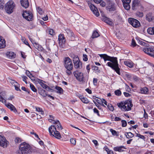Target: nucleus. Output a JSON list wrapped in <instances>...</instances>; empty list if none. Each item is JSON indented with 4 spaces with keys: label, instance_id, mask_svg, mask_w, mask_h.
Wrapping results in <instances>:
<instances>
[{
    "label": "nucleus",
    "instance_id": "1",
    "mask_svg": "<svg viewBox=\"0 0 154 154\" xmlns=\"http://www.w3.org/2000/svg\"><path fill=\"white\" fill-rule=\"evenodd\" d=\"M100 57L103 58L105 62L106 60L109 61L111 62H108L107 63V66L111 67L118 74L120 75V69L119 67L118 64L116 57H111L106 54H99Z\"/></svg>",
    "mask_w": 154,
    "mask_h": 154
},
{
    "label": "nucleus",
    "instance_id": "2",
    "mask_svg": "<svg viewBox=\"0 0 154 154\" xmlns=\"http://www.w3.org/2000/svg\"><path fill=\"white\" fill-rule=\"evenodd\" d=\"M31 152L30 145L26 143H21L19 147L18 154H29Z\"/></svg>",
    "mask_w": 154,
    "mask_h": 154
},
{
    "label": "nucleus",
    "instance_id": "3",
    "mask_svg": "<svg viewBox=\"0 0 154 154\" xmlns=\"http://www.w3.org/2000/svg\"><path fill=\"white\" fill-rule=\"evenodd\" d=\"M64 65L66 69V72L68 75H70L72 74L71 71L73 68V64L71 60L69 57H68L64 58Z\"/></svg>",
    "mask_w": 154,
    "mask_h": 154
},
{
    "label": "nucleus",
    "instance_id": "4",
    "mask_svg": "<svg viewBox=\"0 0 154 154\" xmlns=\"http://www.w3.org/2000/svg\"><path fill=\"white\" fill-rule=\"evenodd\" d=\"M117 106L122 111H128L131 109L133 105L130 101H125L118 103Z\"/></svg>",
    "mask_w": 154,
    "mask_h": 154
},
{
    "label": "nucleus",
    "instance_id": "5",
    "mask_svg": "<svg viewBox=\"0 0 154 154\" xmlns=\"http://www.w3.org/2000/svg\"><path fill=\"white\" fill-rule=\"evenodd\" d=\"M15 7V4L12 0H10L5 5V9L6 12L11 14L13 11V10Z\"/></svg>",
    "mask_w": 154,
    "mask_h": 154
},
{
    "label": "nucleus",
    "instance_id": "6",
    "mask_svg": "<svg viewBox=\"0 0 154 154\" xmlns=\"http://www.w3.org/2000/svg\"><path fill=\"white\" fill-rule=\"evenodd\" d=\"M24 18L28 21H32L33 18V15L32 13L29 11H25L22 14Z\"/></svg>",
    "mask_w": 154,
    "mask_h": 154
},
{
    "label": "nucleus",
    "instance_id": "7",
    "mask_svg": "<svg viewBox=\"0 0 154 154\" xmlns=\"http://www.w3.org/2000/svg\"><path fill=\"white\" fill-rule=\"evenodd\" d=\"M74 76L76 79L80 82L83 81L84 79V76L83 73L78 70L74 72Z\"/></svg>",
    "mask_w": 154,
    "mask_h": 154
},
{
    "label": "nucleus",
    "instance_id": "8",
    "mask_svg": "<svg viewBox=\"0 0 154 154\" xmlns=\"http://www.w3.org/2000/svg\"><path fill=\"white\" fill-rule=\"evenodd\" d=\"M128 22L134 27L137 28L140 26V23L139 22L133 18H130L128 19Z\"/></svg>",
    "mask_w": 154,
    "mask_h": 154
},
{
    "label": "nucleus",
    "instance_id": "9",
    "mask_svg": "<svg viewBox=\"0 0 154 154\" xmlns=\"http://www.w3.org/2000/svg\"><path fill=\"white\" fill-rule=\"evenodd\" d=\"M88 3L91 10L93 12L95 15L97 17L99 16V13L97 8L93 4H91L90 2H88Z\"/></svg>",
    "mask_w": 154,
    "mask_h": 154
},
{
    "label": "nucleus",
    "instance_id": "10",
    "mask_svg": "<svg viewBox=\"0 0 154 154\" xmlns=\"http://www.w3.org/2000/svg\"><path fill=\"white\" fill-rule=\"evenodd\" d=\"M108 4L106 6L107 9L110 11H115L116 9V5L115 4L111 1L108 2Z\"/></svg>",
    "mask_w": 154,
    "mask_h": 154
},
{
    "label": "nucleus",
    "instance_id": "11",
    "mask_svg": "<svg viewBox=\"0 0 154 154\" xmlns=\"http://www.w3.org/2000/svg\"><path fill=\"white\" fill-rule=\"evenodd\" d=\"M8 144V142L5 138L2 136L0 135V146L3 148L6 147Z\"/></svg>",
    "mask_w": 154,
    "mask_h": 154
},
{
    "label": "nucleus",
    "instance_id": "12",
    "mask_svg": "<svg viewBox=\"0 0 154 154\" xmlns=\"http://www.w3.org/2000/svg\"><path fill=\"white\" fill-rule=\"evenodd\" d=\"M9 81L11 84L14 87L16 90L17 91H21L20 89V85L17 82L11 79H9Z\"/></svg>",
    "mask_w": 154,
    "mask_h": 154
},
{
    "label": "nucleus",
    "instance_id": "13",
    "mask_svg": "<svg viewBox=\"0 0 154 154\" xmlns=\"http://www.w3.org/2000/svg\"><path fill=\"white\" fill-rule=\"evenodd\" d=\"M48 130L50 134L55 137V135L56 134V131H57L56 128L53 125H51L49 128Z\"/></svg>",
    "mask_w": 154,
    "mask_h": 154
},
{
    "label": "nucleus",
    "instance_id": "14",
    "mask_svg": "<svg viewBox=\"0 0 154 154\" xmlns=\"http://www.w3.org/2000/svg\"><path fill=\"white\" fill-rule=\"evenodd\" d=\"M6 106L8 109L12 111H13L14 113L17 112V110L16 109L15 106L12 104L8 103L5 104Z\"/></svg>",
    "mask_w": 154,
    "mask_h": 154
},
{
    "label": "nucleus",
    "instance_id": "15",
    "mask_svg": "<svg viewBox=\"0 0 154 154\" xmlns=\"http://www.w3.org/2000/svg\"><path fill=\"white\" fill-rule=\"evenodd\" d=\"M126 149V148L123 146L115 147L113 148V149L115 151H118L119 152L124 151L125 149Z\"/></svg>",
    "mask_w": 154,
    "mask_h": 154
},
{
    "label": "nucleus",
    "instance_id": "16",
    "mask_svg": "<svg viewBox=\"0 0 154 154\" xmlns=\"http://www.w3.org/2000/svg\"><path fill=\"white\" fill-rule=\"evenodd\" d=\"M7 57L9 59H14L16 57L15 54L12 52H7L5 53Z\"/></svg>",
    "mask_w": 154,
    "mask_h": 154
},
{
    "label": "nucleus",
    "instance_id": "17",
    "mask_svg": "<svg viewBox=\"0 0 154 154\" xmlns=\"http://www.w3.org/2000/svg\"><path fill=\"white\" fill-rule=\"evenodd\" d=\"M140 5V2L138 0H134L133 2L132 8L133 10L136 9Z\"/></svg>",
    "mask_w": 154,
    "mask_h": 154
},
{
    "label": "nucleus",
    "instance_id": "18",
    "mask_svg": "<svg viewBox=\"0 0 154 154\" xmlns=\"http://www.w3.org/2000/svg\"><path fill=\"white\" fill-rule=\"evenodd\" d=\"M58 40L60 44L61 45L64 44L65 42V38L64 35L62 34H60L58 36Z\"/></svg>",
    "mask_w": 154,
    "mask_h": 154
},
{
    "label": "nucleus",
    "instance_id": "19",
    "mask_svg": "<svg viewBox=\"0 0 154 154\" xmlns=\"http://www.w3.org/2000/svg\"><path fill=\"white\" fill-rule=\"evenodd\" d=\"M53 123L55 124V125H54L55 127H56L58 130H62L63 128L62 126L61 125L60 123L58 120H57L55 121H53Z\"/></svg>",
    "mask_w": 154,
    "mask_h": 154
},
{
    "label": "nucleus",
    "instance_id": "20",
    "mask_svg": "<svg viewBox=\"0 0 154 154\" xmlns=\"http://www.w3.org/2000/svg\"><path fill=\"white\" fill-rule=\"evenodd\" d=\"M21 5L25 8H27L29 6V3L28 0H21Z\"/></svg>",
    "mask_w": 154,
    "mask_h": 154
},
{
    "label": "nucleus",
    "instance_id": "21",
    "mask_svg": "<svg viewBox=\"0 0 154 154\" xmlns=\"http://www.w3.org/2000/svg\"><path fill=\"white\" fill-rule=\"evenodd\" d=\"M140 93L143 94H147L149 93L148 88L146 87L141 88L140 90Z\"/></svg>",
    "mask_w": 154,
    "mask_h": 154
},
{
    "label": "nucleus",
    "instance_id": "22",
    "mask_svg": "<svg viewBox=\"0 0 154 154\" xmlns=\"http://www.w3.org/2000/svg\"><path fill=\"white\" fill-rule=\"evenodd\" d=\"M103 20L107 24L110 25H112L113 24V23L112 21H111L110 20L107 18V17H104L103 18Z\"/></svg>",
    "mask_w": 154,
    "mask_h": 154
},
{
    "label": "nucleus",
    "instance_id": "23",
    "mask_svg": "<svg viewBox=\"0 0 154 154\" xmlns=\"http://www.w3.org/2000/svg\"><path fill=\"white\" fill-rule=\"evenodd\" d=\"M79 98L82 101L85 103H88L89 102V100L86 97H84L82 96H79Z\"/></svg>",
    "mask_w": 154,
    "mask_h": 154
},
{
    "label": "nucleus",
    "instance_id": "24",
    "mask_svg": "<svg viewBox=\"0 0 154 154\" xmlns=\"http://www.w3.org/2000/svg\"><path fill=\"white\" fill-rule=\"evenodd\" d=\"M124 63L126 66L131 68H132L133 66V63L131 61H124Z\"/></svg>",
    "mask_w": 154,
    "mask_h": 154
},
{
    "label": "nucleus",
    "instance_id": "25",
    "mask_svg": "<svg viewBox=\"0 0 154 154\" xmlns=\"http://www.w3.org/2000/svg\"><path fill=\"white\" fill-rule=\"evenodd\" d=\"M5 46V40L2 39L0 36V48H4Z\"/></svg>",
    "mask_w": 154,
    "mask_h": 154
},
{
    "label": "nucleus",
    "instance_id": "26",
    "mask_svg": "<svg viewBox=\"0 0 154 154\" xmlns=\"http://www.w3.org/2000/svg\"><path fill=\"white\" fill-rule=\"evenodd\" d=\"M146 19L149 21H152L153 19L152 14L150 13L147 14L146 16Z\"/></svg>",
    "mask_w": 154,
    "mask_h": 154
},
{
    "label": "nucleus",
    "instance_id": "27",
    "mask_svg": "<svg viewBox=\"0 0 154 154\" xmlns=\"http://www.w3.org/2000/svg\"><path fill=\"white\" fill-rule=\"evenodd\" d=\"M125 135L126 138L128 139L131 138L134 136V134L131 132H125Z\"/></svg>",
    "mask_w": 154,
    "mask_h": 154
},
{
    "label": "nucleus",
    "instance_id": "28",
    "mask_svg": "<svg viewBox=\"0 0 154 154\" xmlns=\"http://www.w3.org/2000/svg\"><path fill=\"white\" fill-rule=\"evenodd\" d=\"M38 82L40 84V85L44 88H46L47 86V85L45 84H44L43 81L42 80L40 79H38Z\"/></svg>",
    "mask_w": 154,
    "mask_h": 154
},
{
    "label": "nucleus",
    "instance_id": "29",
    "mask_svg": "<svg viewBox=\"0 0 154 154\" xmlns=\"http://www.w3.org/2000/svg\"><path fill=\"white\" fill-rule=\"evenodd\" d=\"M55 89L57 90L56 92L60 94L63 93V90L62 88L59 86H56L55 88Z\"/></svg>",
    "mask_w": 154,
    "mask_h": 154
},
{
    "label": "nucleus",
    "instance_id": "30",
    "mask_svg": "<svg viewBox=\"0 0 154 154\" xmlns=\"http://www.w3.org/2000/svg\"><path fill=\"white\" fill-rule=\"evenodd\" d=\"M147 32L150 35H154V27L149 28L147 29Z\"/></svg>",
    "mask_w": 154,
    "mask_h": 154
},
{
    "label": "nucleus",
    "instance_id": "31",
    "mask_svg": "<svg viewBox=\"0 0 154 154\" xmlns=\"http://www.w3.org/2000/svg\"><path fill=\"white\" fill-rule=\"evenodd\" d=\"M39 93L43 97H45L47 95V94L45 93V91L43 89L40 90L39 91Z\"/></svg>",
    "mask_w": 154,
    "mask_h": 154
},
{
    "label": "nucleus",
    "instance_id": "32",
    "mask_svg": "<svg viewBox=\"0 0 154 154\" xmlns=\"http://www.w3.org/2000/svg\"><path fill=\"white\" fill-rule=\"evenodd\" d=\"M36 49L40 51H43L44 50V48L41 45L37 44H35L34 46Z\"/></svg>",
    "mask_w": 154,
    "mask_h": 154
},
{
    "label": "nucleus",
    "instance_id": "33",
    "mask_svg": "<svg viewBox=\"0 0 154 154\" xmlns=\"http://www.w3.org/2000/svg\"><path fill=\"white\" fill-rule=\"evenodd\" d=\"M74 65V67L76 69H80L82 67V64L81 62H79Z\"/></svg>",
    "mask_w": 154,
    "mask_h": 154
},
{
    "label": "nucleus",
    "instance_id": "34",
    "mask_svg": "<svg viewBox=\"0 0 154 154\" xmlns=\"http://www.w3.org/2000/svg\"><path fill=\"white\" fill-rule=\"evenodd\" d=\"M99 36V35L98 32L96 31H94L91 37L92 38H97Z\"/></svg>",
    "mask_w": 154,
    "mask_h": 154
},
{
    "label": "nucleus",
    "instance_id": "35",
    "mask_svg": "<svg viewBox=\"0 0 154 154\" xmlns=\"http://www.w3.org/2000/svg\"><path fill=\"white\" fill-rule=\"evenodd\" d=\"M3 94L2 92H0V101L3 103H6V100L4 98Z\"/></svg>",
    "mask_w": 154,
    "mask_h": 154
},
{
    "label": "nucleus",
    "instance_id": "36",
    "mask_svg": "<svg viewBox=\"0 0 154 154\" xmlns=\"http://www.w3.org/2000/svg\"><path fill=\"white\" fill-rule=\"evenodd\" d=\"M73 61L74 64H75L79 62H80L78 57L77 56H75L73 57Z\"/></svg>",
    "mask_w": 154,
    "mask_h": 154
},
{
    "label": "nucleus",
    "instance_id": "37",
    "mask_svg": "<svg viewBox=\"0 0 154 154\" xmlns=\"http://www.w3.org/2000/svg\"><path fill=\"white\" fill-rule=\"evenodd\" d=\"M46 31L48 32L51 35H54L55 34V32L54 30L50 28H48Z\"/></svg>",
    "mask_w": 154,
    "mask_h": 154
},
{
    "label": "nucleus",
    "instance_id": "38",
    "mask_svg": "<svg viewBox=\"0 0 154 154\" xmlns=\"http://www.w3.org/2000/svg\"><path fill=\"white\" fill-rule=\"evenodd\" d=\"M56 134L55 135V137L58 139H60L62 137L60 133L57 130L56 131Z\"/></svg>",
    "mask_w": 154,
    "mask_h": 154
},
{
    "label": "nucleus",
    "instance_id": "39",
    "mask_svg": "<svg viewBox=\"0 0 154 154\" xmlns=\"http://www.w3.org/2000/svg\"><path fill=\"white\" fill-rule=\"evenodd\" d=\"M130 3H123V5L124 8L126 10H129L130 8V6L129 5Z\"/></svg>",
    "mask_w": 154,
    "mask_h": 154
},
{
    "label": "nucleus",
    "instance_id": "40",
    "mask_svg": "<svg viewBox=\"0 0 154 154\" xmlns=\"http://www.w3.org/2000/svg\"><path fill=\"white\" fill-rule=\"evenodd\" d=\"M134 80L136 82H140L141 81L140 79L136 76H134L133 77Z\"/></svg>",
    "mask_w": 154,
    "mask_h": 154
},
{
    "label": "nucleus",
    "instance_id": "41",
    "mask_svg": "<svg viewBox=\"0 0 154 154\" xmlns=\"http://www.w3.org/2000/svg\"><path fill=\"white\" fill-rule=\"evenodd\" d=\"M151 49H152L146 47L143 48V50L145 53L149 55V53L150 50Z\"/></svg>",
    "mask_w": 154,
    "mask_h": 154
},
{
    "label": "nucleus",
    "instance_id": "42",
    "mask_svg": "<svg viewBox=\"0 0 154 154\" xmlns=\"http://www.w3.org/2000/svg\"><path fill=\"white\" fill-rule=\"evenodd\" d=\"M30 87L31 89L33 91L35 92H37V90L35 88V86L32 84H30Z\"/></svg>",
    "mask_w": 154,
    "mask_h": 154
},
{
    "label": "nucleus",
    "instance_id": "43",
    "mask_svg": "<svg viewBox=\"0 0 154 154\" xmlns=\"http://www.w3.org/2000/svg\"><path fill=\"white\" fill-rule=\"evenodd\" d=\"M136 15L138 17H141L143 16V12L138 11L136 12Z\"/></svg>",
    "mask_w": 154,
    "mask_h": 154
},
{
    "label": "nucleus",
    "instance_id": "44",
    "mask_svg": "<svg viewBox=\"0 0 154 154\" xmlns=\"http://www.w3.org/2000/svg\"><path fill=\"white\" fill-rule=\"evenodd\" d=\"M149 55L153 57H154V50L152 48L151 49H150L149 53Z\"/></svg>",
    "mask_w": 154,
    "mask_h": 154
},
{
    "label": "nucleus",
    "instance_id": "45",
    "mask_svg": "<svg viewBox=\"0 0 154 154\" xmlns=\"http://www.w3.org/2000/svg\"><path fill=\"white\" fill-rule=\"evenodd\" d=\"M70 142L71 143L75 145L76 144V139L74 138H71L70 139Z\"/></svg>",
    "mask_w": 154,
    "mask_h": 154
},
{
    "label": "nucleus",
    "instance_id": "46",
    "mask_svg": "<svg viewBox=\"0 0 154 154\" xmlns=\"http://www.w3.org/2000/svg\"><path fill=\"white\" fill-rule=\"evenodd\" d=\"M110 131L111 132L112 135L118 136V134H117V132L115 130H113L112 129H110Z\"/></svg>",
    "mask_w": 154,
    "mask_h": 154
},
{
    "label": "nucleus",
    "instance_id": "47",
    "mask_svg": "<svg viewBox=\"0 0 154 154\" xmlns=\"http://www.w3.org/2000/svg\"><path fill=\"white\" fill-rule=\"evenodd\" d=\"M37 11L40 14H42L43 13V11L41 8L38 7L37 9Z\"/></svg>",
    "mask_w": 154,
    "mask_h": 154
},
{
    "label": "nucleus",
    "instance_id": "48",
    "mask_svg": "<svg viewBox=\"0 0 154 154\" xmlns=\"http://www.w3.org/2000/svg\"><path fill=\"white\" fill-rule=\"evenodd\" d=\"M136 137H139L141 139H142L144 140H145V137L144 136H143V135H141L139 134L136 133Z\"/></svg>",
    "mask_w": 154,
    "mask_h": 154
},
{
    "label": "nucleus",
    "instance_id": "49",
    "mask_svg": "<svg viewBox=\"0 0 154 154\" xmlns=\"http://www.w3.org/2000/svg\"><path fill=\"white\" fill-rule=\"evenodd\" d=\"M115 94L117 96H120L121 94V91L119 90H117L115 91Z\"/></svg>",
    "mask_w": 154,
    "mask_h": 154
},
{
    "label": "nucleus",
    "instance_id": "50",
    "mask_svg": "<svg viewBox=\"0 0 154 154\" xmlns=\"http://www.w3.org/2000/svg\"><path fill=\"white\" fill-rule=\"evenodd\" d=\"M21 40L26 45L28 44V42L26 40V39L24 37L21 36Z\"/></svg>",
    "mask_w": 154,
    "mask_h": 154
},
{
    "label": "nucleus",
    "instance_id": "51",
    "mask_svg": "<svg viewBox=\"0 0 154 154\" xmlns=\"http://www.w3.org/2000/svg\"><path fill=\"white\" fill-rule=\"evenodd\" d=\"M15 142L16 143H19L21 141V139L19 137H16L15 139Z\"/></svg>",
    "mask_w": 154,
    "mask_h": 154
},
{
    "label": "nucleus",
    "instance_id": "52",
    "mask_svg": "<svg viewBox=\"0 0 154 154\" xmlns=\"http://www.w3.org/2000/svg\"><path fill=\"white\" fill-rule=\"evenodd\" d=\"M122 126L123 127H125L127 125V122L126 121L122 120Z\"/></svg>",
    "mask_w": 154,
    "mask_h": 154
},
{
    "label": "nucleus",
    "instance_id": "53",
    "mask_svg": "<svg viewBox=\"0 0 154 154\" xmlns=\"http://www.w3.org/2000/svg\"><path fill=\"white\" fill-rule=\"evenodd\" d=\"M107 107L110 111H112L114 109L113 107L111 104H109L107 106Z\"/></svg>",
    "mask_w": 154,
    "mask_h": 154
},
{
    "label": "nucleus",
    "instance_id": "54",
    "mask_svg": "<svg viewBox=\"0 0 154 154\" xmlns=\"http://www.w3.org/2000/svg\"><path fill=\"white\" fill-rule=\"evenodd\" d=\"M35 109H36V111L41 112H42H42H43L42 111V109L39 107H35Z\"/></svg>",
    "mask_w": 154,
    "mask_h": 154
},
{
    "label": "nucleus",
    "instance_id": "55",
    "mask_svg": "<svg viewBox=\"0 0 154 154\" xmlns=\"http://www.w3.org/2000/svg\"><path fill=\"white\" fill-rule=\"evenodd\" d=\"M30 133L31 134H33V135H34L36 137L38 138L39 139H40L39 138L38 136L36 133L34 132H33V131L30 132Z\"/></svg>",
    "mask_w": 154,
    "mask_h": 154
},
{
    "label": "nucleus",
    "instance_id": "56",
    "mask_svg": "<svg viewBox=\"0 0 154 154\" xmlns=\"http://www.w3.org/2000/svg\"><path fill=\"white\" fill-rule=\"evenodd\" d=\"M83 59L84 61H87L88 60L87 56L85 54H83Z\"/></svg>",
    "mask_w": 154,
    "mask_h": 154
},
{
    "label": "nucleus",
    "instance_id": "57",
    "mask_svg": "<svg viewBox=\"0 0 154 154\" xmlns=\"http://www.w3.org/2000/svg\"><path fill=\"white\" fill-rule=\"evenodd\" d=\"M122 2L123 3H130L131 2V0H122Z\"/></svg>",
    "mask_w": 154,
    "mask_h": 154
},
{
    "label": "nucleus",
    "instance_id": "58",
    "mask_svg": "<svg viewBox=\"0 0 154 154\" xmlns=\"http://www.w3.org/2000/svg\"><path fill=\"white\" fill-rule=\"evenodd\" d=\"M27 76L29 77L32 80L35 81V78L32 75L31 76L28 75V73H27Z\"/></svg>",
    "mask_w": 154,
    "mask_h": 154
},
{
    "label": "nucleus",
    "instance_id": "59",
    "mask_svg": "<svg viewBox=\"0 0 154 154\" xmlns=\"http://www.w3.org/2000/svg\"><path fill=\"white\" fill-rule=\"evenodd\" d=\"M23 78V80L24 82L26 84H27V82L26 81V79H27V77L25 76H22Z\"/></svg>",
    "mask_w": 154,
    "mask_h": 154
},
{
    "label": "nucleus",
    "instance_id": "60",
    "mask_svg": "<svg viewBox=\"0 0 154 154\" xmlns=\"http://www.w3.org/2000/svg\"><path fill=\"white\" fill-rule=\"evenodd\" d=\"M93 110H94V113H97L98 116H100V114H99V111L96 108H94L93 109Z\"/></svg>",
    "mask_w": 154,
    "mask_h": 154
},
{
    "label": "nucleus",
    "instance_id": "61",
    "mask_svg": "<svg viewBox=\"0 0 154 154\" xmlns=\"http://www.w3.org/2000/svg\"><path fill=\"white\" fill-rule=\"evenodd\" d=\"M136 45V43L134 40L133 39L132 40L131 42V45L133 47H134Z\"/></svg>",
    "mask_w": 154,
    "mask_h": 154
},
{
    "label": "nucleus",
    "instance_id": "62",
    "mask_svg": "<svg viewBox=\"0 0 154 154\" xmlns=\"http://www.w3.org/2000/svg\"><path fill=\"white\" fill-rule=\"evenodd\" d=\"M144 115H143V117L145 119H147L148 117V114L146 112L145 110L144 109Z\"/></svg>",
    "mask_w": 154,
    "mask_h": 154
},
{
    "label": "nucleus",
    "instance_id": "63",
    "mask_svg": "<svg viewBox=\"0 0 154 154\" xmlns=\"http://www.w3.org/2000/svg\"><path fill=\"white\" fill-rule=\"evenodd\" d=\"M4 4L3 1V0H0V8L3 7Z\"/></svg>",
    "mask_w": 154,
    "mask_h": 154
},
{
    "label": "nucleus",
    "instance_id": "64",
    "mask_svg": "<svg viewBox=\"0 0 154 154\" xmlns=\"http://www.w3.org/2000/svg\"><path fill=\"white\" fill-rule=\"evenodd\" d=\"M124 95L127 97H128L131 96V95L130 94L128 93H127L126 92H124Z\"/></svg>",
    "mask_w": 154,
    "mask_h": 154
}]
</instances>
